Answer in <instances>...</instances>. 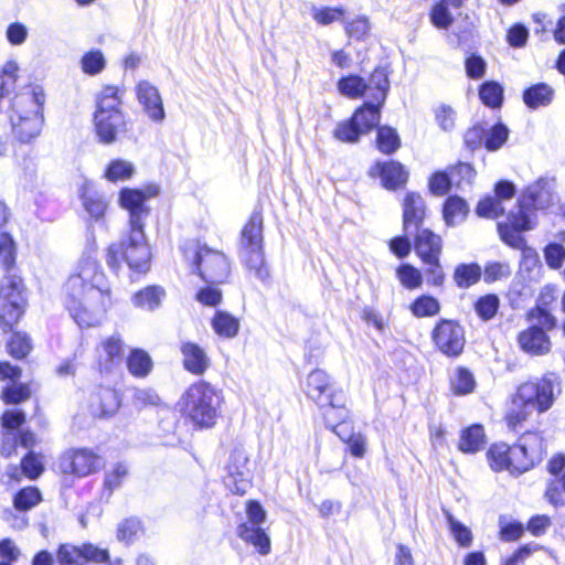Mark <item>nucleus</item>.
Instances as JSON below:
<instances>
[{
	"instance_id": "nucleus-1",
	"label": "nucleus",
	"mask_w": 565,
	"mask_h": 565,
	"mask_svg": "<svg viewBox=\"0 0 565 565\" xmlns=\"http://www.w3.org/2000/svg\"><path fill=\"white\" fill-rule=\"evenodd\" d=\"M92 245L83 252L63 286V303L79 328L102 324L113 305L111 289Z\"/></svg>"
},
{
	"instance_id": "nucleus-2",
	"label": "nucleus",
	"mask_w": 565,
	"mask_h": 565,
	"mask_svg": "<svg viewBox=\"0 0 565 565\" xmlns=\"http://www.w3.org/2000/svg\"><path fill=\"white\" fill-rule=\"evenodd\" d=\"M221 405V392L205 381L190 385L178 403L184 419L198 429H209L216 424Z\"/></svg>"
},
{
	"instance_id": "nucleus-3",
	"label": "nucleus",
	"mask_w": 565,
	"mask_h": 565,
	"mask_svg": "<svg viewBox=\"0 0 565 565\" xmlns=\"http://www.w3.org/2000/svg\"><path fill=\"white\" fill-rule=\"evenodd\" d=\"M44 103L45 94L40 86L31 87L15 96L11 122L13 132L20 141L30 142L40 135L44 122Z\"/></svg>"
},
{
	"instance_id": "nucleus-4",
	"label": "nucleus",
	"mask_w": 565,
	"mask_h": 565,
	"mask_svg": "<svg viewBox=\"0 0 565 565\" xmlns=\"http://www.w3.org/2000/svg\"><path fill=\"white\" fill-rule=\"evenodd\" d=\"M121 104L119 89L115 86H106L98 94L94 113V128L102 143L111 145L120 134L127 131Z\"/></svg>"
},
{
	"instance_id": "nucleus-5",
	"label": "nucleus",
	"mask_w": 565,
	"mask_h": 565,
	"mask_svg": "<svg viewBox=\"0 0 565 565\" xmlns=\"http://www.w3.org/2000/svg\"><path fill=\"white\" fill-rule=\"evenodd\" d=\"M120 260L136 273H147L150 269L151 252L143 227H129L119 243L108 247L107 265L117 270L120 267Z\"/></svg>"
},
{
	"instance_id": "nucleus-6",
	"label": "nucleus",
	"mask_w": 565,
	"mask_h": 565,
	"mask_svg": "<svg viewBox=\"0 0 565 565\" xmlns=\"http://www.w3.org/2000/svg\"><path fill=\"white\" fill-rule=\"evenodd\" d=\"M306 394L323 409V417L329 427L335 428L337 422L345 418L342 393L331 383L324 371L317 369L308 374Z\"/></svg>"
},
{
	"instance_id": "nucleus-7",
	"label": "nucleus",
	"mask_w": 565,
	"mask_h": 565,
	"mask_svg": "<svg viewBox=\"0 0 565 565\" xmlns=\"http://www.w3.org/2000/svg\"><path fill=\"white\" fill-rule=\"evenodd\" d=\"M263 242V217L259 212H253L241 233L239 257L245 267L260 280H265L269 276L265 264Z\"/></svg>"
},
{
	"instance_id": "nucleus-8",
	"label": "nucleus",
	"mask_w": 565,
	"mask_h": 565,
	"mask_svg": "<svg viewBox=\"0 0 565 565\" xmlns=\"http://www.w3.org/2000/svg\"><path fill=\"white\" fill-rule=\"evenodd\" d=\"M530 195L522 193L518 200V205L510 211L508 220L498 224V230L502 241L509 246L521 249L522 266H526V236L530 230Z\"/></svg>"
},
{
	"instance_id": "nucleus-9",
	"label": "nucleus",
	"mask_w": 565,
	"mask_h": 565,
	"mask_svg": "<svg viewBox=\"0 0 565 565\" xmlns=\"http://www.w3.org/2000/svg\"><path fill=\"white\" fill-rule=\"evenodd\" d=\"M341 94L351 98L366 96L373 102L383 104L390 88L387 74L383 68H376L365 82L362 77L351 75L338 83Z\"/></svg>"
},
{
	"instance_id": "nucleus-10",
	"label": "nucleus",
	"mask_w": 565,
	"mask_h": 565,
	"mask_svg": "<svg viewBox=\"0 0 565 565\" xmlns=\"http://www.w3.org/2000/svg\"><path fill=\"white\" fill-rule=\"evenodd\" d=\"M22 280L14 275L6 276L0 284V322L11 329L21 318L25 300L22 295Z\"/></svg>"
},
{
	"instance_id": "nucleus-11",
	"label": "nucleus",
	"mask_w": 565,
	"mask_h": 565,
	"mask_svg": "<svg viewBox=\"0 0 565 565\" xmlns=\"http://www.w3.org/2000/svg\"><path fill=\"white\" fill-rule=\"evenodd\" d=\"M192 259L202 279L211 285L223 284L230 276V262L220 250L198 246L192 250Z\"/></svg>"
},
{
	"instance_id": "nucleus-12",
	"label": "nucleus",
	"mask_w": 565,
	"mask_h": 565,
	"mask_svg": "<svg viewBox=\"0 0 565 565\" xmlns=\"http://www.w3.org/2000/svg\"><path fill=\"white\" fill-rule=\"evenodd\" d=\"M435 345L448 356H458L465 347L463 328L452 320H440L433 331Z\"/></svg>"
},
{
	"instance_id": "nucleus-13",
	"label": "nucleus",
	"mask_w": 565,
	"mask_h": 565,
	"mask_svg": "<svg viewBox=\"0 0 565 565\" xmlns=\"http://www.w3.org/2000/svg\"><path fill=\"white\" fill-rule=\"evenodd\" d=\"M99 457L92 450L71 449L62 455L58 462L60 470L65 475L86 477L97 471Z\"/></svg>"
},
{
	"instance_id": "nucleus-14",
	"label": "nucleus",
	"mask_w": 565,
	"mask_h": 565,
	"mask_svg": "<svg viewBox=\"0 0 565 565\" xmlns=\"http://www.w3.org/2000/svg\"><path fill=\"white\" fill-rule=\"evenodd\" d=\"M157 191L149 194L137 189H124L120 191V206L129 212V227H145V220L149 214V209L145 202Z\"/></svg>"
},
{
	"instance_id": "nucleus-15",
	"label": "nucleus",
	"mask_w": 565,
	"mask_h": 565,
	"mask_svg": "<svg viewBox=\"0 0 565 565\" xmlns=\"http://www.w3.org/2000/svg\"><path fill=\"white\" fill-rule=\"evenodd\" d=\"M530 403V386L522 384L518 388V392L512 396L511 404L509 406L505 419L511 430L515 433L527 434V429L524 426L527 420L529 411L527 406Z\"/></svg>"
},
{
	"instance_id": "nucleus-16",
	"label": "nucleus",
	"mask_w": 565,
	"mask_h": 565,
	"mask_svg": "<svg viewBox=\"0 0 565 565\" xmlns=\"http://www.w3.org/2000/svg\"><path fill=\"white\" fill-rule=\"evenodd\" d=\"M561 393V382L555 373L545 374L534 387L532 394V407L536 408L539 413L548 411L557 396Z\"/></svg>"
},
{
	"instance_id": "nucleus-17",
	"label": "nucleus",
	"mask_w": 565,
	"mask_h": 565,
	"mask_svg": "<svg viewBox=\"0 0 565 565\" xmlns=\"http://www.w3.org/2000/svg\"><path fill=\"white\" fill-rule=\"evenodd\" d=\"M556 288L552 285H546L540 291L535 306L532 307V321L535 320L541 327L553 330L556 328L557 320L552 315V306L556 301Z\"/></svg>"
},
{
	"instance_id": "nucleus-18",
	"label": "nucleus",
	"mask_w": 565,
	"mask_h": 565,
	"mask_svg": "<svg viewBox=\"0 0 565 565\" xmlns=\"http://www.w3.org/2000/svg\"><path fill=\"white\" fill-rule=\"evenodd\" d=\"M138 102L150 119L161 122L164 117L162 98L158 88L148 81H140L136 87Z\"/></svg>"
},
{
	"instance_id": "nucleus-19",
	"label": "nucleus",
	"mask_w": 565,
	"mask_h": 565,
	"mask_svg": "<svg viewBox=\"0 0 565 565\" xmlns=\"http://www.w3.org/2000/svg\"><path fill=\"white\" fill-rule=\"evenodd\" d=\"M426 205L418 193H407L403 202V227L407 235L420 228L425 218Z\"/></svg>"
},
{
	"instance_id": "nucleus-20",
	"label": "nucleus",
	"mask_w": 565,
	"mask_h": 565,
	"mask_svg": "<svg viewBox=\"0 0 565 565\" xmlns=\"http://www.w3.org/2000/svg\"><path fill=\"white\" fill-rule=\"evenodd\" d=\"M99 366L105 371L119 365L124 356V341L119 333L104 338L96 349Z\"/></svg>"
},
{
	"instance_id": "nucleus-21",
	"label": "nucleus",
	"mask_w": 565,
	"mask_h": 565,
	"mask_svg": "<svg viewBox=\"0 0 565 565\" xmlns=\"http://www.w3.org/2000/svg\"><path fill=\"white\" fill-rule=\"evenodd\" d=\"M120 407V397L117 391L110 387H100L90 396L89 409L94 417L107 418L117 413Z\"/></svg>"
},
{
	"instance_id": "nucleus-22",
	"label": "nucleus",
	"mask_w": 565,
	"mask_h": 565,
	"mask_svg": "<svg viewBox=\"0 0 565 565\" xmlns=\"http://www.w3.org/2000/svg\"><path fill=\"white\" fill-rule=\"evenodd\" d=\"M558 202L555 177H541L532 183V210H546Z\"/></svg>"
},
{
	"instance_id": "nucleus-23",
	"label": "nucleus",
	"mask_w": 565,
	"mask_h": 565,
	"mask_svg": "<svg viewBox=\"0 0 565 565\" xmlns=\"http://www.w3.org/2000/svg\"><path fill=\"white\" fill-rule=\"evenodd\" d=\"M414 233H416L415 250L420 259L429 262L439 258L443 248L440 236L428 228H418Z\"/></svg>"
},
{
	"instance_id": "nucleus-24",
	"label": "nucleus",
	"mask_w": 565,
	"mask_h": 565,
	"mask_svg": "<svg viewBox=\"0 0 565 565\" xmlns=\"http://www.w3.org/2000/svg\"><path fill=\"white\" fill-rule=\"evenodd\" d=\"M183 366L195 375H202L210 366V359L205 351L195 343L185 342L181 345Z\"/></svg>"
},
{
	"instance_id": "nucleus-25",
	"label": "nucleus",
	"mask_w": 565,
	"mask_h": 565,
	"mask_svg": "<svg viewBox=\"0 0 565 565\" xmlns=\"http://www.w3.org/2000/svg\"><path fill=\"white\" fill-rule=\"evenodd\" d=\"M372 174H380L382 183L387 189H396L407 181L408 173L399 162H377L372 168Z\"/></svg>"
},
{
	"instance_id": "nucleus-26",
	"label": "nucleus",
	"mask_w": 565,
	"mask_h": 565,
	"mask_svg": "<svg viewBox=\"0 0 565 565\" xmlns=\"http://www.w3.org/2000/svg\"><path fill=\"white\" fill-rule=\"evenodd\" d=\"M236 533L244 542L253 545L259 554L268 555L270 553V539L260 526H249L248 523H241Z\"/></svg>"
},
{
	"instance_id": "nucleus-27",
	"label": "nucleus",
	"mask_w": 565,
	"mask_h": 565,
	"mask_svg": "<svg viewBox=\"0 0 565 565\" xmlns=\"http://www.w3.org/2000/svg\"><path fill=\"white\" fill-rule=\"evenodd\" d=\"M383 104L370 100L358 108L353 114L354 124H356L362 134H367L376 127L381 119L380 108Z\"/></svg>"
},
{
	"instance_id": "nucleus-28",
	"label": "nucleus",
	"mask_w": 565,
	"mask_h": 565,
	"mask_svg": "<svg viewBox=\"0 0 565 565\" xmlns=\"http://www.w3.org/2000/svg\"><path fill=\"white\" fill-rule=\"evenodd\" d=\"M486 444V436L481 425H472L462 430L459 449L462 452H477Z\"/></svg>"
},
{
	"instance_id": "nucleus-29",
	"label": "nucleus",
	"mask_w": 565,
	"mask_h": 565,
	"mask_svg": "<svg viewBox=\"0 0 565 565\" xmlns=\"http://www.w3.org/2000/svg\"><path fill=\"white\" fill-rule=\"evenodd\" d=\"M163 296L164 290L162 288L151 286L136 292L132 301L136 307L152 311L160 306Z\"/></svg>"
},
{
	"instance_id": "nucleus-30",
	"label": "nucleus",
	"mask_w": 565,
	"mask_h": 565,
	"mask_svg": "<svg viewBox=\"0 0 565 565\" xmlns=\"http://www.w3.org/2000/svg\"><path fill=\"white\" fill-rule=\"evenodd\" d=\"M469 211L468 204L459 196H450L444 206V218L448 225L462 222Z\"/></svg>"
},
{
	"instance_id": "nucleus-31",
	"label": "nucleus",
	"mask_w": 565,
	"mask_h": 565,
	"mask_svg": "<svg viewBox=\"0 0 565 565\" xmlns=\"http://www.w3.org/2000/svg\"><path fill=\"white\" fill-rule=\"evenodd\" d=\"M127 366L134 376L143 377L150 373L152 361L146 351L135 349L127 359Z\"/></svg>"
},
{
	"instance_id": "nucleus-32",
	"label": "nucleus",
	"mask_w": 565,
	"mask_h": 565,
	"mask_svg": "<svg viewBox=\"0 0 565 565\" xmlns=\"http://www.w3.org/2000/svg\"><path fill=\"white\" fill-rule=\"evenodd\" d=\"M214 331L224 338H234L239 329V321L225 311H217L213 318Z\"/></svg>"
},
{
	"instance_id": "nucleus-33",
	"label": "nucleus",
	"mask_w": 565,
	"mask_h": 565,
	"mask_svg": "<svg viewBox=\"0 0 565 565\" xmlns=\"http://www.w3.org/2000/svg\"><path fill=\"white\" fill-rule=\"evenodd\" d=\"M450 385L455 394L463 395L475 390L476 381L469 370L457 367L450 376Z\"/></svg>"
},
{
	"instance_id": "nucleus-34",
	"label": "nucleus",
	"mask_w": 565,
	"mask_h": 565,
	"mask_svg": "<svg viewBox=\"0 0 565 565\" xmlns=\"http://www.w3.org/2000/svg\"><path fill=\"white\" fill-rule=\"evenodd\" d=\"M82 200L85 210L94 218H99L104 215L107 207V202L102 194L97 193L90 188H85L82 194Z\"/></svg>"
},
{
	"instance_id": "nucleus-35",
	"label": "nucleus",
	"mask_w": 565,
	"mask_h": 565,
	"mask_svg": "<svg viewBox=\"0 0 565 565\" xmlns=\"http://www.w3.org/2000/svg\"><path fill=\"white\" fill-rule=\"evenodd\" d=\"M529 469L527 463V450H526V444L521 443V440L510 447V455H509V471L511 473L520 475Z\"/></svg>"
},
{
	"instance_id": "nucleus-36",
	"label": "nucleus",
	"mask_w": 565,
	"mask_h": 565,
	"mask_svg": "<svg viewBox=\"0 0 565 565\" xmlns=\"http://www.w3.org/2000/svg\"><path fill=\"white\" fill-rule=\"evenodd\" d=\"M482 103L490 108H499L503 102V88L497 82H486L479 89Z\"/></svg>"
},
{
	"instance_id": "nucleus-37",
	"label": "nucleus",
	"mask_w": 565,
	"mask_h": 565,
	"mask_svg": "<svg viewBox=\"0 0 565 565\" xmlns=\"http://www.w3.org/2000/svg\"><path fill=\"white\" fill-rule=\"evenodd\" d=\"M376 145L381 152L391 154L399 148L401 141L393 128L382 126L377 130Z\"/></svg>"
},
{
	"instance_id": "nucleus-38",
	"label": "nucleus",
	"mask_w": 565,
	"mask_h": 565,
	"mask_svg": "<svg viewBox=\"0 0 565 565\" xmlns=\"http://www.w3.org/2000/svg\"><path fill=\"white\" fill-rule=\"evenodd\" d=\"M142 524L137 518H128L121 521L117 527L118 541L130 544L142 533Z\"/></svg>"
},
{
	"instance_id": "nucleus-39",
	"label": "nucleus",
	"mask_w": 565,
	"mask_h": 565,
	"mask_svg": "<svg viewBox=\"0 0 565 565\" xmlns=\"http://www.w3.org/2000/svg\"><path fill=\"white\" fill-rule=\"evenodd\" d=\"M250 470H244L235 473L227 471L224 477V483L231 492L243 495L250 487Z\"/></svg>"
},
{
	"instance_id": "nucleus-40",
	"label": "nucleus",
	"mask_w": 565,
	"mask_h": 565,
	"mask_svg": "<svg viewBox=\"0 0 565 565\" xmlns=\"http://www.w3.org/2000/svg\"><path fill=\"white\" fill-rule=\"evenodd\" d=\"M135 173V167L131 162L122 159H116L108 164L105 177L107 180L116 182L130 179Z\"/></svg>"
},
{
	"instance_id": "nucleus-41",
	"label": "nucleus",
	"mask_w": 565,
	"mask_h": 565,
	"mask_svg": "<svg viewBox=\"0 0 565 565\" xmlns=\"http://www.w3.org/2000/svg\"><path fill=\"white\" fill-rule=\"evenodd\" d=\"M412 313L417 318L433 317L440 311L439 301L431 296L418 297L409 307Z\"/></svg>"
},
{
	"instance_id": "nucleus-42",
	"label": "nucleus",
	"mask_w": 565,
	"mask_h": 565,
	"mask_svg": "<svg viewBox=\"0 0 565 565\" xmlns=\"http://www.w3.org/2000/svg\"><path fill=\"white\" fill-rule=\"evenodd\" d=\"M81 66L85 74L97 75L106 67V58L100 50H92L83 55Z\"/></svg>"
},
{
	"instance_id": "nucleus-43",
	"label": "nucleus",
	"mask_w": 565,
	"mask_h": 565,
	"mask_svg": "<svg viewBox=\"0 0 565 565\" xmlns=\"http://www.w3.org/2000/svg\"><path fill=\"white\" fill-rule=\"evenodd\" d=\"M481 275V269L478 265H459L454 274V279L460 288H468L476 284Z\"/></svg>"
},
{
	"instance_id": "nucleus-44",
	"label": "nucleus",
	"mask_w": 565,
	"mask_h": 565,
	"mask_svg": "<svg viewBox=\"0 0 565 565\" xmlns=\"http://www.w3.org/2000/svg\"><path fill=\"white\" fill-rule=\"evenodd\" d=\"M56 562L58 565H84L81 546L61 544L56 552Z\"/></svg>"
},
{
	"instance_id": "nucleus-45",
	"label": "nucleus",
	"mask_w": 565,
	"mask_h": 565,
	"mask_svg": "<svg viewBox=\"0 0 565 565\" xmlns=\"http://www.w3.org/2000/svg\"><path fill=\"white\" fill-rule=\"evenodd\" d=\"M40 501V491L34 487H26L15 494L13 504L18 511H28L35 507Z\"/></svg>"
},
{
	"instance_id": "nucleus-46",
	"label": "nucleus",
	"mask_w": 565,
	"mask_h": 565,
	"mask_svg": "<svg viewBox=\"0 0 565 565\" xmlns=\"http://www.w3.org/2000/svg\"><path fill=\"white\" fill-rule=\"evenodd\" d=\"M510 447L507 444H494L488 451V459L493 470H509Z\"/></svg>"
},
{
	"instance_id": "nucleus-47",
	"label": "nucleus",
	"mask_w": 565,
	"mask_h": 565,
	"mask_svg": "<svg viewBox=\"0 0 565 565\" xmlns=\"http://www.w3.org/2000/svg\"><path fill=\"white\" fill-rule=\"evenodd\" d=\"M547 331L537 322L532 324V355H543L551 351L552 343Z\"/></svg>"
},
{
	"instance_id": "nucleus-48",
	"label": "nucleus",
	"mask_w": 565,
	"mask_h": 565,
	"mask_svg": "<svg viewBox=\"0 0 565 565\" xmlns=\"http://www.w3.org/2000/svg\"><path fill=\"white\" fill-rule=\"evenodd\" d=\"M396 276L407 289L419 288L423 284L422 273L412 265L404 264L396 269Z\"/></svg>"
},
{
	"instance_id": "nucleus-49",
	"label": "nucleus",
	"mask_w": 565,
	"mask_h": 565,
	"mask_svg": "<svg viewBox=\"0 0 565 565\" xmlns=\"http://www.w3.org/2000/svg\"><path fill=\"white\" fill-rule=\"evenodd\" d=\"M543 255L550 268L559 269L565 260V247L561 243H548L543 249Z\"/></svg>"
},
{
	"instance_id": "nucleus-50",
	"label": "nucleus",
	"mask_w": 565,
	"mask_h": 565,
	"mask_svg": "<svg viewBox=\"0 0 565 565\" xmlns=\"http://www.w3.org/2000/svg\"><path fill=\"white\" fill-rule=\"evenodd\" d=\"M527 295L529 286L525 284L524 278H522V274H519L513 280L508 292L512 307H522L526 301Z\"/></svg>"
},
{
	"instance_id": "nucleus-51",
	"label": "nucleus",
	"mask_w": 565,
	"mask_h": 565,
	"mask_svg": "<svg viewBox=\"0 0 565 565\" xmlns=\"http://www.w3.org/2000/svg\"><path fill=\"white\" fill-rule=\"evenodd\" d=\"M361 135L363 134L359 126L354 124L353 117L349 121L338 124L333 131V136L343 142H356Z\"/></svg>"
},
{
	"instance_id": "nucleus-52",
	"label": "nucleus",
	"mask_w": 565,
	"mask_h": 565,
	"mask_svg": "<svg viewBox=\"0 0 565 565\" xmlns=\"http://www.w3.org/2000/svg\"><path fill=\"white\" fill-rule=\"evenodd\" d=\"M553 98L554 89L548 84H532V109L550 105Z\"/></svg>"
},
{
	"instance_id": "nucleus-53",
	"label": "nucleus",
	"mask_w": 565,
	"mask_h": 565,
	"mask_svg": "<svg viewBox=\"0 0 565 565\" xmlns=\"http://www.w3.org/2000/svg\"><path fill=\"white\" fill-rule=\"evenodd\" d=\"M475 309L482 320H490L499 309V298L495 295L483 296L475 303Z\"/></svg>"
},
{
	"instance_id": "nucleus-54",
	"label": "nucleus",
	"mask_w": 565,
	"mask_h": 565,
	"mask_svg": "<svg viewBox=\"0 0 565 565\" xmlns=\"http://www.w3.org/2000/svg\"><path fill=\"white\" fill-rule=\"evenodd\" d=\"M450 177H454V173L456 174V179L459 181L452 182V186L456 189H463L465 186H468L472 183V180L475 178V170L469 163L459 162L458 164L449 168L448 170Z\"/></svg>"
},
{
	"instance_id": "nucleus-55",
	"label": "nucleus",
	"mask_w": 565,
	"mask_h": 565,
	"mask_svg": "<svg viewBox=\"0 0 565 565\" xmlns=\"http://www.w3.org/2000/svg\"><path fill=\"white\" fill-rule=\"evenodd\" d=\"M452 182H459L455 173L450 177L449 172H437L429 180V189L436 195H444L454 188Z\"/></svg>"
},
{
	"instance_id": "nucleus-56",
	"label": "nucleus",
	"mask_w": 565,
	"mask_h": 565,
	"mask_svg": "<svg viewBox=\"0 0 565 565\" xmlns=\"http://www.w3.org/2000/svg\"><path fill=\"white\" fill-rule=\"evenodd\" d=\"M504 213V206L494 196H486L477 206V214L481 217L497 218Z\"/></svg>"
},
{
	"instance_id": "nucleus-57",
	"label": "nucleus",
	"mask_w": 565,
	"mask_h": 565,
	"mask_svg": "<svg viewBox=\"0 0 565 565\" xmlns=\"http://www.w3.org/2000/svg\"><path fill=\"white\" fill-rule=\"evenodd\" d=\"M446 518L450 532L456 542L461 546H469L472 541L470 530L460 522H458L449 512H446Z\"/></svg>"
},
{
	"instance_id": "nucleus-58",
	"label": "nucleus",
	"mask_w": 565,
	"mask_h": 565,
	"mask_svg": "<svg viewBox=\"0 0 565 565\" xmlns=\"http://www.w3.org/2000/svg\"><path fill=\"white\" fill-rule=\"evenodd\" d=\"M509 131L505 126L499 124L493 126L484 137V146L490 151H495L507 141Z\"/></svg>"
},
{
	"instance_id": "nucleus-59",
	"label": "nucleus",
	"mask_w": 565,
	"mask_h": 565,
	"mask_svg": "<svg viewBox=\"0 0 565 565\" xmlns=\"http://www.w3.org/2000/svg\"><path fill=\"white\" fill-rule=\"evenodd\" d=\"M312 18L313 20L321 24L328 25L334 21H338L344 14L343 8H330V7H315L312 8Z\"/></svg>"
},
{
	"instance_id": "nucleus-60",
	"label": "nucleus",
	"mask_w": 565,
	"mask_h": 565,
	"mask_svg": "<svg viewBox=\"0 0 565 565\" xmlns=\"http://www.w3.org/2000/svg\"><path fill=\"white\" fill-rule=\"evenodd\" d=\"M500 536L504 541H515L523 533V526L521 523L513 521L507 516H500Z\"/></svg>"
},
{
	"instance_id": "nucleus-61",
	"label": "nucleus",
	"mask_w": 565,
	"mask_h": 565,
	"mask_svg": "<svg viewBox=\"0 0 565 565\" xmlns=\"http://www.w3.org/2000/svg\"><path fill=\"white\" fill-rule=\"evenodd\" d=\"M81 551L84 558V565L86 563L102 564L109 559V553L106 548L98 547L90 543L83 544L81 546Z\"/></svg>"
},
{
	"instance_id": "nucleus-62",
	"label": "nucleus",
	"mask_w": 565,
	"mask_h": 565,
	"mask_svg": "<svg viewBox=\"0 0 565 565\" xmlns=\"http://www.w3.org/2000/svg\"><path fill=\"white\" fill-rule=\"evenodd\" d=\"M430 19L433 24L440 29H448L454 22L448 4L441 1L433 8Z\"/></svg>"
},
{
	"instance_id": "nucleus-63",
	"label": "nucleus",
	"mask_w": 565,
	"mask_h": 565,
	"mask_svg": "<svg viewBox=\"0 0 565 565\" xmlns=\"http://www.w3.org/2000/svg\"><path fill=\"white\" fill-rule=\"evenodd\" d=\"M31 395V391L25 384H13L12 386H8L2 392L3 401L7 404H19L25 399H28Z\"/></svg>"
},
{
	"instance_id": "nucleus-64",
	"label": "nucleus",
	"mask_w": 565,
	"mask_h": 565,
	"mask_svg": "<svg viewBox=\"0 0 565 565\" xmlns=\"http://www.w3.org/2000/svg\"><path fill=\"white\" fill-rule=\"evenodd\" d=\"M9 353L17 358H24L31 350L30 340L25 334L14 333L8 344Z\"/></svg>"
}]
</instances>
